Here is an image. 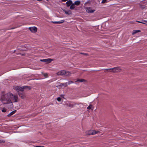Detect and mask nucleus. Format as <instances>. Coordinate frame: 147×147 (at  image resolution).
Instances as JSON below:
<instances>
[{"instance_id":"1","label":"nucleus","mask_w":147,"mask_h":147,"mask_svg":"<svg viewBox=\"0 0 147 147\" xmlns=\"http://www.w3.org/2000/svg\"><path fill=\"white\" fill-rule=\"evenodd\" d=\"M11 93H9L2 96V102L4 104H8L11 103Z\"/></svg>"},{"instance_id":"2","label":"nucleus","mask_w":147,"mask_h":147,"mask_svg":"<svg viewBox=\"0 0 147 147\" xmlns=\"http://www.w3.org/2000/svg\"><path fill=\"white\" fill-rule=\"evenodd\" d=\"M104 70H107L109 72L114 73L120 72L122 70V69L119 67H115L112 68L105 69Z\"/></svg>"},{"instance_id":"3","label":"nucleus","mask_w":147,"mask_h":147,"mask_svg":"<svg viewBox=\"0 0 147 147\" xmlns=\"http://www.w3.org/2000/svg\"><path fill=\"white\" fill-rule=\"evenodd\" d=\"M10 100L11 103L13 102H17L18 101V98L17 96L13 95L11 93Z\"/></svg>"},{"instance_id":"4","label":"nucleus","mask_w":147,"mask_h":147,"mask_svg":"<svg viewBox=\"0 0 147 147\" xmlns=\"http://www.w3.org/2000/svg\"><path fill=\"white\" fill-rule=\"evenodd\" d=\"M14 87V89L17 91L18 92V91L20 92H23L24 89V86L23 87H21L16 86Z\"/></svg>"},{"instance_id":"5","label":"nucleus","mask_w":147,"mask_h":147,"mask_svg":"<svg viewBox=\"0 0 147 147\" xmlns=\"http://www.w3.org/2000/svg\"><path fill=\"white\" fill-rule=\"evenodd\" d=\"M65 70H61L59 71L56 73V74L58 76H64Z\"/></svg>"},{"instance_id":"6","label":"nucleus","mask_w":147,"mask_h":147,"mask_svg":"<svg viewBox=\"0 0 147 147\" xmlns=\"http://www.w3.org/2000/svg\"><path fill=\"white\" fill-rule=\"evenodd\" d=\"M29 29L33 33H35L37 31V28L35 27H30L29 28Z\"/></svg>"},{"instance_id":"7","label":"nucleus","mask_w":147,"mask_h":147,"mask_svg":"<svg viewBox=\"0 0 147 147\" xmlns=\"http://www.w3.org/2000/svg\"><path fill=\"white\" fill-rule=\"evenodd\" d=\"M53 59H40V61L42 62H47V63H51L52 61H53Z\"/></svg>"},{"instance_id":"8","label":"nucleus","mask_w":147,"mask_h":147,"mask_svg":"<svg viewBox=\"0 0 147 147\" xmlns=\"http://www.w3.org/2000/svg\"><path fill=\"white\" fill-rule=\"evenodd\" d=\"M18 93L20 97L24 99L25 97V94L23 92H20L18 91Z\"/></svg>"},{"instance_id":"9","label":"nucleus","mask_w":147,"mask_h":147,"mask_svg":"<svg viewBox=\"0 0 147 147\" xmlns=\"http://www.w3.org/2000/svg\"><path fill=\"white\" fill-rule=\"evenodd\" d=\"M86 133L87 135H94L96 134V132L95 130H90L86 131Z\"/></svg>"},{"instance_id":"10","label":"nucleus","mask_w":147,"mask_h":147,"mask_svg":"<svg viewBox=\"0 0 147 147\" xmlns=\"http://www.w3.org/2000/svg\"><path fill=\"white\" fill-rule=\"evenodd\" d=\"M64 73V76L65 77H69L71 74L70 72L65 70Z\"/></svg>"},{"instance_id":"11","label":"nucleus","mask_w":147,"mask_h":147,"mask_svg":"<svg viewBox=\"0 0 147 147\" xmlns=\"http://www.w3.org/2000/svg\"><path fill=\"white\" fill-rule=\"evenodd\" d=\"M86 12L89 13H92L95 11L94 10H92L90 7L86 8Z\"/></svg>"},{"instance_id":"12","label":"nucleus","mask_w":147,"mask_h":147,"mask_svg":"<svg viewBox=\"0 0 147 147\" xmlns=\"http://www.w3.org/2000/svg\"><path fill=\"white\" fill-rule=\"evenodd\" d=\"M63 10L65 12V13L67 15H70L72 14V12L70 10H68L67 11L65 9H63Z\"/></svg>"},{"instance_id":"13","label":"nucleus","mask_w":147,"mask_h":147,"mask_svg":"<svg viewBox=\"0 0 147 147\" xmlns=\"http://www.w3.org/2000/svg\"><path fill=\"white\" fill-rule=\"evenodd\" d=\"M72 3V1L71 0H69L66 2V4L67 5V7H69L70 6Z\"/></svg>"},{"instance_id":"14","label":"nucleus","mask_w":147,"mask_h":147,"mask_svg":"<svg viewBox=\"0 0 147 147\" xmlns=\"http://www.w3.org/2000/svg\"><path fill=\"white\" fill-rule=\"evenodd\" d=\"M64 22V20H62L61 21H57V22H53L52 21L51 22L54 23V24H61Z\"/></svg>"},{"instance_id":"15","label":"nucleus","mask_w":147,"mask_h":147,"mask_svg":"<svg viewBox=\"0 0 147 147\" xmlns=\"http://www.w3.org/2000/svg\"><path fill=\"white\" fill-rule=\"evenodd\" d=\"M16 111V110H14L7 115V116L9 117L14 114Z\"/></svg>"},{"instance_id":"16","label":"nucleus","mask_w":147,"mask_h":147,"mask_svg":"<svg viewBox=\"0 0 147 147\" xmlns=\"http://www.w3.org/2000/svg\"><path fill=\"white\" fill-rule=\"evenodd\" d=\"M76 81L80 82H85L86 81V80L83 79H78Z\"/></svg>"},{"instance_id":"17","label":"nucleus","mask_w":147,"mask_h":147,"mask_svg":"<svg viewBox=\"0 0 147 147\" xmlns=\"http://www.w3.org/2000/svg\"><path fill=\"white\" fill-rule=\"evenodd\" d=\"M75 5H74V3H72L70 6V7L69 8L71 10L74 9L75 8Z\"/></svg>"},{"instance_id":"18","label":"nucleus","mask_w":147,"mask_h":147,"mask_svg":"<svg viewBox=\"0 0 147 147\" xmlns=\"http://www.w3.org/2000/svg\"><path fill=\"white\" fill-rule=\"evenodd\" d=\"M141 32V31L140 30H134L133 31V32L132 33V35H134L135 34H136L137 33L139 32Z\"/></svg>"},{"instance_id":"19","label":"nucleus","mask_w":147,"mask_h":147,"mask_svg":"<svg viewBox=\"0 0 147 147\" xmlns=\"http://www.w3.org/2000/svg\"><path fill=\"white\" fill-rule=\"evenodd\" d=\"M80 3V1H77L74 2V4L76 5H79Z\"/></svg>"},{"instance_id":"20","label":"nucleus","mask_w":147,"mask_h":147,"mask_svg":"<svg viewBox=\"0 0 147 147\" xmlns=\"http://www.w3.org/2000/svg\"><path fill=\"white\" fill-rule=\"evenodd\" d=\"M67 105L68 106V107H69L70 108L73 107L74 106V105L72 104H68L67 103Z\"/></svg>"},{"instance_id":"21","label":"nucleus","mask_w":147,"mask_h":147,"mask_svg":"<svg viewBox=\"0 0 147 147\" xmlns=\"http://www.w3.org/2000/svg\"><path fill=\"white\" fill-rule=\"evenodd\" d=\"M24 89H28V90H30L31 89V87L28 86H24Z\"/></svg>"},{"instance_id":"22","label":"nucleus","mask_w":147,"mask_h":147,"mask_svg":"<svg viewBox=\"0 0 147 147\" xmlns=\"http://www.w3.org/2000/svg\"><path fill=\"white\" fill-rule=\"evenodd\" d=\"M92 107V105H90L88 107L87 109H91Z\"/></svg>"},{"instance_id":"23","label":"nucleus","mask_w":147,"mask_h":147,"mask_svg":"<svg viewBox=\"0 0 147 147\" xmlns=\"http://www.w3.org/2000/svg\"><path fill=\"white\" fill-rule=\"evenodd\" d=\"M80 54L84 55L86 56L88 55V53H80Z\"/></svg>"},{"instance_id":"24","label":"nucleus","mask_w":147,"mask_h":147,"mask_svg":"<svg viewBox=\"0 0 147 147\" xmlns=\"http://www.w3.org/2000/svg\"><path fill=\"white\" fill-rule=\"evenodd\" d=\"M107 2V0H102L101 3H105Z\"/></svg>"},{"instance_id":"25","label":"nucleus","mask_w":147,"mask_h":147,"mask_svg":"<svg viewBox=\"0 0 147 147\" xmlns=\"http://www.w3.org/2000/svg\"><path fill=\"white\" fill-rule=\"evenodd\" d=\"M57 100L58 101L60 102L61 101V99L60 97H58L57 98Z\"/></svg>"},{"instance_id":"26","label":"nucleus","mask_w":147,"mask_h":147,"mask_svg":"<svg viewBox=\"0 0 147 147\" xmlns=\"http://www.w3.org/2000/svg\"><path fill=\"white\" fill-rule=\"evenodd\" d=\"M73 83L74 82L72 81H69V82H68V84L69 85Z\"/></svg>"},{"instance_id":"27","label":"nucleus","mask_w":147,"mask_h":147,"mask_svg":"<svg viewBox=\"0 0 147 147\" xmlns=\"http://www.w3.org/2000/svg\"><path fill=\"white\" fill-rule=\"evenodd\" d=\"M5 141L0 140V143H5Z\"/></svg>"},{"instance_id":"28","label":"nucleus","mask_w":147,"mask_h":147,"mask_svg":"<svg viewBox=\"0 0 147 147\" xmlns=\"http://www.w3.org/2000/svg\"><path fill=\"white\" fill-rule=\"evenodd\" d=\"M43 75L45 77H47L48 74L47 73L44 74Z\"/></svg>"},{"instance_id":"29","label":"nucleus","mask_w":147,"mask_h":147,"mask_svg":"<svg viewBox=\"0 0 147 147\" xmlns=\"http://www.w3.org/2000/svg\"><path fill=\"white\" fill-rule=\"evenodd\" d=\"M2 112H5L6 111V110L5 108H3L2 110Z\"/></svg>"},{"instance_id":"30","label":"nucleus","mask_w":147,"mask_h":147,"mask_svg":"<svg viewBox=\"0 0 147 147\" xmlns=\"http://www.w3.org/2000/svg\"><path fill=\"white\" fill-rule=\"evenodd\" d=\"M63 86H65V87H67V83H63Z\"/></svg>"},{"instance_id":"31","label":"nucleus","mask_w":147,"mask_h":147,"mask_svg":"<svg viewBox=\"0 0 147 147\" xmlns=\"http://www.w3.org/2000/svg\"><path fill=\"white\" fill-rule=\"evenodd\" d=\"M136 22H139V23H142V24H146L143 22H140V21H136Z\"/></svg>"},{"instance_id":"32","label":"nucleus","mask_w":147,"mask_h":147,"mask_svg":"<svg viewBox=\"0 0 147 147\" xmlns=\"http://www.w3.org/2000/svg\"><path fill=\"white\" fill-rule=\"evenodd\" d=\"M90 1H88L87 2H86L85 3V4H87L88 3H90Z\"/></svg>"},{"instance_id":"33","label":"nucleus","mask_w":147,"mask_h":147,"mask_svg":"<svg viewBox=\"0 0 147 147\" xmlns=\"http://www.w3.org/2000/svg\"><path fill=\"white\" fill-rule=\"evenodd\" d=\"M95 132H96V134H98V133H100V132L99 131H96L95 130Z\"/></svg>"},{"instance_id":"34","label":"nucleus","mask_w":147,"mask_h":147,"mask_svg":"<svg viewBox=\"0 0 147 147\" xmlns=\"http://www.w3.org/2000/svg\"><path fill=\"white\" fill-rule=\"evenodd\" d=\"M60 96L62 97V98H64V95H60Z\"/></svg>"},{"instance_id":"35","label":"nucleus","mask_w":147,"mask_h":147,"mask_svg":"<svg viewBox=\"0 0 147 147\" xmlns=\"http://www.w3.org/2000/svg\"><path fill=\"white\" fill-rule=\"evenodd\" d=\"M62 2H65L66 1H68V0H61Z\"/></svg>"},{"instance_id":"36","label":"nucleus","mask_w":147,"mask_h":147,"mask_svg":"<svg viewBox=\"0 0 147 147\" xmlns=\"http://www.w3.org/2000/svg\"><path fill=\"white\" fill-rule=\"evenodd\" d=\"M63 86V83H61L60 85V86Z\"/></svg>"},{"instance_id":"37","label":"nucleus","mask_w":147,"mask_h":147,"mask_svg":"<svg viewBox=\"0 0 147 147\" xmlns=\"http://www.w3.org/2000/svg\"><path fill=\"white\" fill-rule=\"evenodd\" d=\"M143 22H146L147 23V21L144 20L142 21Z\"/></svg>"},{"instance_id":"38","label":"nucleus","mask_w":147,"mask_h":147,"mask_svg":"<svg viewBox=\"0 0 147 147\" xmlns=\"http://www.w3.org/2000/svg\"><path fill=\"white\" fill-rule=\"evenodd\" d=\"M38 1H41L42 0H37Z\"/></svg>"},{"instance_id":"39","label":"nucleus","mask_w":147,"mask_h":147,"mask_svg":"<svg viewBox=\"0 0 147 147\" xmlns=\"http://www.w3.org/2000/svg\"><path fill=\"white\" fill-rule=\"evenodd\" d=\"M14 28H11V29H13Z\"/></svg>"}]
</instances>
